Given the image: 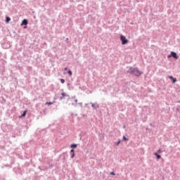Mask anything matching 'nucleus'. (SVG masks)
Returning a JSON list of instances; mask_svg holds the SVG:
<instances>
[{"instance_id":"0eeeda50","label":"nucleus","mask_w":180,"mask_h":180,"mask_svg":"<svg viewBox=\"0 0 180 180\" xmlns=\"http://www.w3.org/2000/svg\"><path fill=\"white\" fill-rule=\"evenodd\" d=\"M26 113H27V111L25 110L22 115H21V117H25V116H26Z\"/></svg>"},{"instance_id":"7ed1b4c3","label":"nucleus","mask_w":180,"mask_h":180,"mask_svg":"<svg viewBox=\"0 0 180 180\" xmlns=\"http://www.w3.org/2000/svg\"><path fill=\"white\" fill-rule=\"evenodd\" d=\"M171 54H172V57L174 58L175 60H178V58H179V56L176 55V53L172 51L171 52Z\"/></svg>"},{"instance_id":"f03ea898","label":"nucleus","mask_w":180,"mask_h":180,"mask_svg":"<svg viewBox=\"0 0 180 180\" xmlns=\"http://www.w3.org/2000/svg\"><path fill=\"white\" fill-rule=\"evenodd\" d=\"M132 74H134V75H136V77H140V75H141V72H140L139 69L135 68L132 71Z\"/></svg>"},{"instance_id":"a211bd4d","label":"nucleus","mask_w":180,"mask_h":180,"mask_svg":"<svg viewBox=\"0 0 180 180\" xmlns=\"http://www.w3.org/2000/svg\"><path fill=\"white\" fill-rule=\"evenodd\" d=\"M70 153H72V154H74V149H72V150H70Z\"/></svg>"},{"instance_id":"423d86ee","label":"nucleus","mask_w":180,"mask_h":180,"mask_svg":"<svg viewBox=\"0 0 180 180\" xmlns=\"http://www.w3.org/2000/svg\"><path fill=\"white\" fill-rule=\"evenodd\" d=\"M154 155H155L157 157L158 160H160V158H161V155H158V153H155Z\"/></svg>"},{"instance_id":"aec40b11","label":"nucleus","mask_w":180,"mask_h":180,"mask_svg":"<svg viewBox=\"0 0 180 180\" xmlns=\"http://www.w3.org/2000/svg\"><path fill=\"white\" fill-rule=\"evenodd\" d=\"M110 175H115V172H112L110 173Z\"/></svg>"},{"instance_id":"dca6fc26","label":"nucleus","mask_w":180,"mask_h":180,"mask_svg":"<svg viewBox=\"0 0 180 180\" xmlns=\"http://www.w3.org/2000/svg\"><path fill=\"white\" fill-rule=\"evenodd\" d=\"M74 157H75V153H72V155H71V158H74Z\"/></svg>"},{"instance_id":"f8f14e48","label":"nucleus","mask_w":180,"mask_h":180,"mask_svg":"<svg viewBox=\"0 0 180 180\" xmlns=\"http://www.w3.org/2000/svg\"><path fill=\"white\" fill-rule=\"evenodd\" d=\"M68 74H69L71 76L72 75V72L71 70H68Z\"/></svg>"},{"instance_id":"9d476101","label":"nucleus","mask_w":180,"mask_h":180,"mask_svg":"<svg viewBox=\"0 0 180 180\" xmlns=\"http://www.w3.org/2000/svg\"><path fill=\"white\" fill-rule=\"evenodd\" d=\"M61 95L63 97H60V99L63 100L64 99V96H65V93H62Z\"/></svg>"},{"instance_id":"2eb2a0df","label":"nucleus","mask_w":180,"mask_h":180,"mask_svg":"<svg viewBox=\"0 0 180 180\" xmlns=\"http://www.w3.org/2000/svg\"><path fill=\"white\" fill-rule=\"evenodd\" d=\"M158 152L159 153V154H161V153H162V150H161V149H159Z\"/></svg>"},{"instance_id":"9b49d317","label":"nucleus","mask_w":180,"mask_h":180,"mask_svg":"<svg viewBox=\"0 0 180 180\" xmlns=\"http://www.w3.org/2000/svg\"><path fill=\"white\" fill-rule=\"evenodd\" d=\"M124 141H129V139L126 138V136H123Z\"/></svg>"},{"instance_id":"ddd939ff","label":"nucleus","mask_w":180,"mask_h":180,"mask_svg":"<svg viewBox=\"0 0 180 180\" xmlns=\"http://www.w3.org/2000/svg\"><path fill=\"white\" fill-rule=\"evenodd\" d=\"M60 82H61L62 84H64V82H65V80H64V79H60Z\"/></svg>"},{"instance_id":"412c9836","label":"nucleus","mask_w":180,"mask_h":180,"mask_svg":"<svg viewBox=\"0 0 180 180\" xmlns=\"http://www.w3.org/2000/svg\"><path fill=\"white\" fill-rule=\"evenodd\" d=\"M67 70H68V68H65V71H67Z\"/></svg>"},{"instance_id":"6ab92c4d","label":"nucleus","mask_w":180,"mask_h":180,"mask_svg":"<svg viewBox=\"0 0 180 180\" xmlns=\"http://www.w3.org/2000/svg\"><path fill=\"white\" fill-rule=\"evenodd\" d=\"M119 144H120V141H119L117 143V146H119Z\"/></svg>"},{"instance_id":"5701e85b","label":"nucleus","mask_w":180,"mask_h":180,"mask_svg":"<svg viewBox=\"0 0 180 180\" xmlns=\"http://www.w3.org/2000/svg\"><path fill=\"white\" fill-rule=\"evenodd\" d=\"M75 102H78V100H75Z\"/></svg>"},{"instance_id":"f257e3e1","label":"nucleus","mask_w":180,"mask_h":180,"mask_svg":"<svg viewBox=\"0 0 180 180\" xmlns=\"http://www.w3.org/2000/svg\"><path fill=\"white\" fill-rule=\"evenodd\" d=\"M120 40L122 41V44L124 45V44H127V43H129V40L127 39H126V37L121 35L120 36Z\"/></svg>"},{"instance_id":"6e6552de","label":"nucleus","mask_w":180,"mask_h":180,"mask_svg":"<svg viewBox=\"0 0 180 180\" xmlns=\"http://www.w3.org/2000/svg\"><path fill=\"white\" fill-rule=\"evenodd\" d=\"M10 21H11V18L6 17V23H8Z\"/></svg>"},{"instance_id":"39448f33","label":"nucleus","mask_w":180,"mask_h":180,"mask_svg":"<svg viewBox=\"0 0 180 180\" xmlns=\"http://www.w3.org/2000/svg\"><path fill=\"white\" fill-rule=\"evenodd\" d=\"M169 78L170 79H172L173 84H175V82H176V79L174 78V77H172V76H169Z\"/></svg>"},{"instance_id":"1a4fd4ad","label":"nucleus","mask_w":180,"mask_h":180,"mask_svg":"<svg viewBox=\"0 0 180 180\" xmlns=\"http://www.w3.org/2000/svg\"><path fill=\"white\" fill-rule=\"evenodd\" d=\"M71 148H77V144H72Z\"/></svg>"},{"instance_id":"4be33fe9","label":"nucleus","mask_w":180,"mask_h":180,"mask_svg":"<svg viewBox=\"0 0 180 180\" xmlns=\"http://www.w3.org/2000/svg\"><path fill=\"white\" fill-rule=\"evenodd\" d=\"M94 107H95V105L94 104H92V108H94Z\"/></svg>"},{"instance_id":"4468645a","label":"nucleus","mask_w":180,"mask_h":180,"mask_svg":"<svg viewBox=\"0 0 180 180\" xmlns=\"http://www.w3.org/2000/svg\"><path fill=\"white\" fill-rule=\"evenodd\" d=\"M46 105H53V103L52 102H47V103H46Z\"/></svg>"},{"instance_id":"20e7f679","label":"nucleus","mask_w":180,"mask_h":180,"mask_svg":"<svg viewBox=\"0 0 180 180\" xmlns=\"http://www.w3.org/2000/svg\"><path fill=\"white\" fill-rule=\"evenodd\" d=\"M25 25L26 26L27 25V20L25 19L22 20V23H21V25Z\"/></svg>"},{"instance_id":"f3484780","label":"nucleus","mask_w":180,"mask_h":180,"mask_svg":"<svg viewBox=\"0 0 180 180\" xmlns=\"http://www.w3.org/2000/svg\"><path fill=\"white\" fill-rule=\"evenodd\" d=\"M167 57H168V58H171V57H172V54L169 55Z\"/></svg>"}]
</instances>
